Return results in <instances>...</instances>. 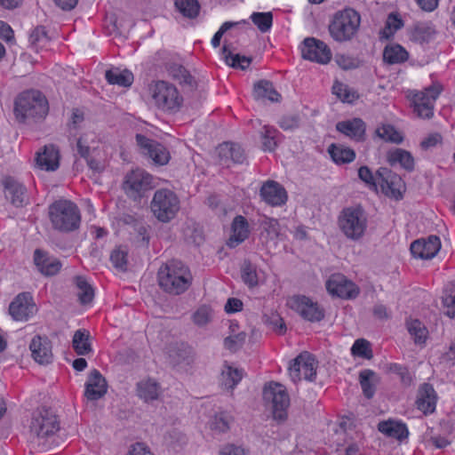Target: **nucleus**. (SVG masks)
I'll return each mask as SVG.
<instances>
[{"instance_id": "49530a36", "label": "nucleus", "mask_w": 455, "mask_h": 455, "mask_svg": "<svg viewBox=\"0 0 455 455\" xmlns=\"http://www.w3.org/2000/svg\"><path fill=\"white\" fill-rule=\"evenodd\" d=\"M213 317V310L207 305L200 306L193 314L192 320L199 327L208 324Z\"/></svg>"}, {"instance_id": "cd10ccee", "label": "nucleus", "mask_w": 455, "mask_h": 455, "mask_svg": "<svg viewBox=\"0 0 455 455\" xmlns=\"http://www.w3.org/2000/svg\"><path fill=\"white\" fill-rule=\"evenodd\" d=\"M59 150L54 145H46L42 152H38L36 162L38 167L47 172H52L59 168L60 165Z\"/></svg>"}, {"instance_id": "603ef678", "label": "nucleus", "mask_w": 455, "mask_h": 455, "mask_svg": "<svg viewBox=\"0 0 455 455\" xmlns=\"http://www.w3.org/2000/svg\"><path fill=\"white\" fill-rule=\"evenodd\" d=\"M351 353L353 355L360 356L365 359H371L372 357V350L369 341L363 339H359L355 341L351 347Z\"/></svg>"}, {"instance_id": "6e6552de", "label": "nucleus", "mask_w": 455, "mask_h": 455, "mask_svg": "<svg viewBox=\"0 0 455 455\" xmlns=\"http://www.w3.org/2000/svg\"><path fill=\"white\" fill-rule=\"evenodd\" d=\"M150 208L159 221L169 222L174 219L180 210V199L171 189H157L154 194Z\"/></svg>"}, {"instance_id": "58836bf2", "label": "nucleus", "mask_w": 455, "mask_h": 455, "mask_svg": "<svg viewBox=\"0 0 455 455\" xmlns=\"http://www.w3.org/2000/svg\"><path fill=\"white\" fill-rule=\"evenodd\" d=\"M78 300L82 305L89 304L94 298V290L84 276H76Z\"/></svg>"}, {"instance_id": "39448f33", "label": "nucleus", "mask_w": 455, "mask_h": 455, "mask_svg": "<svg viewBox=\"0 0 455 455\" xmlns=\"http://www.w3.org/2000/svg\"><path fill=\"white\" fill-rule=\"evenodd\" d=\"M360 24L359 12L347 7L334 13L328 29L334 41L344 43L353 39L359 30Z\"/></svg>"}, {"instance_id": "09e8293b", "label": "nucleus", "mask_w": 455, "mask_h": 455, "mask_svg": "<svg viewBox=\"0 0 455 455\" xmlns=\"http://www.w3.org/2000/svg\"><path fill=\"white\" fill-rule=\"evenodd\" d=\"M408 331L413 337L416 344H423L427 339V331L421 322L419 320H413L408 323Z\"/></svg>"}, {"instance_id": "37998d69", "label": "nucleus", "mask_w": 455, "mask_h": 455, "mask_svg": "<svg viewBox=\"0 0 455 455\" xmlns=\"http://www.w3.org/2000/svg\"><path fill=\"white\" fill-rule=\"evenodd\" d=\"M175 7L186 18L195 19L200 12L198 0H175Z\"/></svg>"}, {"instance_id": "c03bdc74", "label": "nucleus", "mask_w": 455, "mask_h": 455, "mask_svg": "<svg viewBox=\"0 0 455 455\" xmlns=\"http://www.w3.org/2000/svg\"><path fill=\"white\" fill-rule=\"evenodd\" d=\"M251 20L260 32L266 33L269 31L272 27L273 14L271 12H253L251 15Z\"/></svg>"}, {"instance_id": "4468645a", "label": "nucleus", "mask_w": 455, "mask_h": 455, "mask_svg": "<svg viewBox=\"0 0 455 455\" xmlns=\"http://www.w3.org/2000/svg\"><path fill=\"white\" fill-rule=\"evenodd\" d=\"M378 184L382 192L388 197L395 200L403 198L405 191V184L402 178L386 167H380L377 171Z\"/></svg>"}, {"instance_id": "4be33fe9", "label": "nucleus", "mask_w": 455, "mask_h": 455, "mask_svg": "<svg viewBox=\"0 0 455 455\" xmlns=\"http://www.w3.org/2000/svg\"><path fill=\"white\" fill-rule=\"evenodd\" d=\"M29 349L33 359L40 364H48L53 358L52 342L47 337L35 336L30 344Z\"/></svg>"}, {"instance_id": "e2e57ef3", "label": "nucleus", "mask_w": 455, "mask_h": 455, "mask_svg": "<svg viewBox=\"0 0 455 455\" xmlns=\"http://www.w3.org/2000/svg\"><path fill=\"white\" fill-rule=\"evenodd\" d=\"M260 225L268 235L277 237L280 234V224L276 219L265 216Z\"/></svg>"}, {"instance_id": "9b49d317", "label": "nucleus", "mask_w": 455, "mask_h": 455, "mask_svg": "<svg viewBox=\"0 0 455 455\" xmlns=\"http://www.w3.org/2000/svg\"><path fill=\"white\" fill-rule=\"evenodd\" d=\"M317 361L309 352H302L294 358L289 366V374L294 383L306 379L313 381L316 376Z\"/></svg>"}, {"instance_id": "6ab92c4d", "label": "nucleus", "mask_w": 455, "mask_h": 455, "mask_svg": "<svg viewBox=\"0 0 455 455\" xmlns=\"http://www.w3.org/2000/svg\"><path fill=\"white\" fill-rule=\"evenodd\" d=\"M36 311V307L29 292L18 294L9 306V313L15 321H27Z\"/></svg>"}, {"instance_id": "2f4dec72", "label": "nucleus", "mask_w": 455, "mask_h": 455, "mask_svg": "<svg viewBox=\"0 0 455 455\" xmlns=\"http://www.w3.org/2000/svg\"><path fill=\"white\" fill-rule=\"evenodd\" d=\"M160 394L159 383L152 379H143L137 384V395L146 403L157 400Z\"/></svg>"}, {"instance_id": "f8f14e48", "label": "nucleus", "mask_w": 455, "mask_h": 455, "mask_svg": "<svg viewBox=\"0 0 455 455\" xmlns=\"http://www.w3.org/2000/svg\"><path fill=\"white\" fill-rule=\"evenodd\" d=\"M288 305L304 320L311 323L320 322L325 315L324 309L317 302L304 295L292 296Z\"/></svg>"}, {"instance_id": "423d86ee", "label": "nucleus", "mask_w": 455, "mask_h": 455, "mask_svg": "<svg viewBox=\"0 0 455 455\" xmlns=\"http://www.w3.org/2000/svg\"><path fill=\"white\" fill-rule=\"evenodd\" d=\"M338 226L342 234L349 240H361L368 228V216L362 206L344 208L338 217Z\"/></svg>"}, {"instance_id": "a18cd8bd", "label": "nucleus", "mask_w": 455, "mask_h": 455, "mask_svg": "<svg viewBox=\"0 0 455 455\" xmlns=\"http://www.w3.org/2000/svg\"><path fill=\"white\" fill-rule=\"evenodd\" d=\"M50 41L44 27H36L29 35V43L37 52L44 47Z\"/></svg>"}, {"instance_id": "dca6fc26", "label": "nucleus", "mask_w": 455, "mask_h": 455, "mask_svg": "<svg viewBox=\"0 0 455 455\" xmlns=\"http://www.w3.org/2000/svg\"><path fill=\"white\" fill-rule=\"evenodd\" d=\"M326 289L330 294L338 298L352 299L358 296V286L341 274H334L326 282Z\"/></svg>"}, {"instance_id": "bb28decb", "label": "nucleus", "mask_w": 455, "mask_h": 455, "mask_svg": "<svg viewBox=\"0 0 455 455\" xmlns=\"http://www.w3.org/2000/svg\"><path fill=\"white\" fill-rule=\"evenodd\" d=\"M336 129L355 141H363L365 139L366 124L361 118L339 122Z\"/></svg>"}, {"instance_id": "5701e85b", "label": "nucleus", "mask_w": 455, "mask_h": 455, "mask_svg": "<svg viewBox=\"0 0 455 455\" xmlns=\"http://www.w3.org/2000/svg\"><path fill=\"white\" fill-rule=\"evenodd\" d=\"M84 396L87 400L97 401L100 399L108 390V384L100 371L92 370L85 382Z\"/></svg>"}, {"instance_id": "79ce46f5", "label": "nucleus", "mask_w": 455, "mask_h": 455, "mask_svg": "<svg viewBox=\"0 0 455 455\" xmlns=\"http://www.w3.org/2000/svg\"><path fill=\"white\" fill-rule=\"evenodd\" d=\"M281 133L273 126L265 125L261 132L262 148L265 151H274Z\"/></svg>"}, {"instance_id": "13d9d810", "label": "nucleus", "mask_w": 455, "mask_h": 455, "mask_svg": "<svg viewBox=\"0 0 455 455\" xmlns=\"http://www.w3.org/2000/svg\"><path fill=\"white\" fill-rule=\"evenodd\" d=\"M332 92L344 102H353L356 98L355 92H350L348 87L342 83H335L332 86Z\"/></svg>"}, {"instance_id": "b1692460", "label": "nucleus", "mask_w": 455, "mask_h": 455, "mask_svg": "<svg viewBox=\"0 0 455 455\" xmlns=\"http://www.w3.org/2000/svg\"><path fill=\"white\" fill-rule=\"evenodd\" d=\"M436 402L437 395L433 386L429 383L420 385L416 400L417 408L425 415L431 414L435 411Z\"/></svg>"}, {"instance_id": "4c0bfd02", "label": "nucleus", "mask_w": 455, "mask_h": 455, "mask_svg": "<svg viewBox=\"0 0 455 455\" xmlns=\"http://www.w3.org/2000/svg\"><path fill=\"white\" fill-rule=\"evenodd\" d=\"M243 378L242 371L230 365L225 364L221 375V385L227 389H234L235 387L241 381Z\"/></svg>"}, {"instance_id": "412c9836", "label": "nucleus", "mask_w": 455, "mask_h": 455, "mask_svg": "<svg viewBox=\"0 0 455 455\" xmlns=\"http://www.w3.org/2000/svg\"><path fill=\"white\" fill-rule=\"evenodd\" d=\"M441 248L440 238L429 235L427 239H419L411 244V253L416 259H430L434 258Z\"/></svg>"}, {"instance_id": "ddd939ff", "label": "nucleus", "mask_w": 455, "mask_h": 455, "mask_svg": "<svg viewBox=\"0 0 455 455\" xmlns=\"http://www.w3.org/2000/svg\"><path fill=\"white\" fill-rule=\"evenodd\" d=\"M442 90V85L435 84L425 88L424 91L416 92L412 97L414 112L423 118L432 117L435 100L439 97Z\"/></svg>"}, {"instance_id": "7c9ffc66", "label": "nucleus", "mask_w": 455, "mask_h": 455, "mask_svg": "<svg viewBox=\"0 0 455 455\" xmlns=\"http://www.w3.org/2000/svg\"><path fill=\"white\" fill-rule=\"evenodd\" d=\"M435 34V28L431 21H419L413 25L411 38L414 42L424 44L434 39Z\"/></svg>"}, {"instance_id": "8fccbe9b", "label": "nucleus", "mask_w": 455, "mask_h": 455, "mask_svg": "<svg viewBox=\"0 0 455 455\" xmlns=\"http://www.w3.org/2000/svg\"><path fill=\"white\" fill-rule=\"evenodd\" d=\"M387 370L388 372L399 376L403 385L410 386L412 383V376L406 366L392 363L387 365Z\"/></svg>"}, {"instance_id": "c9c22d12", "label": "nucleus", "mask_w": 455, "mask_h": 455, "mask_svg": "<svg viewBox=\"0 0 455 455\" xmlns=\"http://www.w3.org/2000/svg\"><path fill=\"white\" fill-rule=\"evenodd\" d=\"M328 152L333 162L337 164H349L355 158V152L342 145L331 144L328 148Z\"/></svg>"}, {"instance_id": "de8ad7c7", "label": "nucleus", "mask_w": 455, "mask_h": 455, "mask_svg": "<svg viewBox=\"0 0 455 455\" xmlns=\"http://www.w3.org/2000/svg\"><path fill=\"white\" fill-rule=\"evenodd\" d=\"M377 135L385 141L399 144L403 140L400 133L390 124L382 125L376 130Z\"/></svg>"}, {"instance_id": "052dcab7", "label": "nucleus", "mask_w": 455, "mask_h": 455, "mask_svg": "<svg viewBox=\"0 0 455 455\" xmlns=\"http://www.w3.org/2000/svg\"><path fill=\"white\" fill-rule=\"evenodd\" d=\"M265 323L271 326L273 331L283 334L286 331V326L283 319L277 313H271L270 315H265Z\"/></svg>"}, {"instance_id": "9d476101", "label": "nucleus", "mask_w": 455, "mask_h": 455, "mask_svg": "<svg viewBox=\"0 0 455 455\" xmlns=\"http://www.w3.org/2000/svg\"><path fill=\"white\" fill-rule=\"evenodd\" d=\"M152 98L158 108L169 113L178 112L183 102L177 88L164 81L156 83Z\"/></svg>"}, {"instance_id": "f3484780", "label": "nucleus", "mask_w": 455, "mask_h": 455, "mask_svg": "<svg viewBox=\"0 0 455 455\" xmlns=\"http://www.w3.org/2000/svg\"><path fill=\"white\" fill-rule=\"evenodd\" d=\"M303 59L320 64H327L331 59V52L327 44L315 37L305 38L301 46Z\"/></svg>"}, {"instance_id": "0eeeda50", "label": "nucleus", "mask_w": 455, "mask_h": 455, "mask_svg": "<svg viewBox=\"0 0 455 455\" xmlns=\"http://www.w3.org/2000/svg\"><path fill=\"white\" fill-rule=\"evenodd\" d=\"M156 187L154 176L140 168L128 172L122 182L124 193L135 203H140L141 199L148 197V194Z\"/></svg>"}, {"instance_id": "ea45409f", "label": "nucleus", "mask_w": 455, "mask_h": 455, "mask_svg": "<svg viewBox=\"0 0 455 455\" xmlns=\"http://www.w3.org/2000/svg\"><path fill=\"white\" fill-rule=\"evenodd\" d=\"M374 377L375 372L369 369L363 370L359 373L360 385L363 395L367 399L372 398L376 391V387L373 381Z\"/></svg>"}, {"instance_id": "2eb2a0df", "label": "nucleus", "mask_w": 455, "mask_h": 455, "mask_svg": "<svg viewBox=\"0 0 455 455\" xmlns=\"http://www.w3.org/2000/svg\"><path fill=\"white\" fill-rule=\"evenodd\" d=\"M135 139L141 154L149 157L155 164L165 165L169 163L170 152L163 144L142 134H136Z\"/></svg>"}, {"instance_id": "1a4fd4ad", "label": "nucleus", "mask_w": 455, "mask_h": 455, "mask_svg": "<svg viewBox=\"0 0 455 455\" xmlns=\"http://www.w3.org/2000/svg\"><path fill=\"white\" fill-rule=\"evenodd\" d=\"M263 396L272 404L273 419L278 423L287 419V409L290 406V396L286 387L277 382H270L263 390Z\"/></svg>"}, {"instance_id": "f257e3e1", "label": "nucleus", "mask_w": 455, "mask_h": 455, "mask_svg": "<svg viewBox=\"0 0 455 455\" xmlns=\"http://www.w3.org/2000/svg\"><path fill=\"white\" fill-rule=\"evenodd\" d=\"M49 112L46 97L38 90L19 93L13 103V115L19 124H28L44 120Z\"/></svg>"}, {"instance_id": "680f3d73", "label": "nucleus", "mask_w": 455, "mask_h": 455, "mask_svg": "<svg viewBox=\"0 0 455 455\" xmlns=\"http://www.w3.org/2000/svg\"><path fill=\"white\" fill-rule=\"evenodd\" d=\"M232 142H224L217 148V153L220 159V164L222 165L229 166L232 157Z\"/></svg>"}, {"instance_id": "bf43d9fd", "label": "nucleus", "mask_w": 455, "mask_h": 455, "mask_svg": "<svg viewBox=\"0 0 455 455\" xmlns=\"http://www.w3.org/2000/svg\"><path fill=\"white\" fill-rule=\"evenodd\" d=\"M242 279L249 287H254L258 284L256 268L251 263L244 264L242 267Z\"/></svg>"}, {"instance_id": "c756f323", "label": "nucleus", "mask_w": 455, "mask_h": 455, "mask_svg": "<svg viewBox=\"0 0 455 455\" xmlns=\"http://www.w3.org/2000/svg\"><path fill=\"white\" fill-rule=\"evenodd\" d=\"M383 61L388 65L403 64L409 60L407 50L399 44H388L383 50Z\"/></svg>"}, {"instance_id": "72a5a7b5", "label": "nucleus", "mask_w": 455, "mask_h": 455, "mask_svg": "<svg viewBox=\"0 0 455 455\" xmlns=\"http://www.w3.org/2000/svg\"><path fill=\"white\" fill-rule=\"evenodd\" d=\"M387 161L391 165L400 164L401 167L408 172H411L414 169L413 156L409 151L403 148H395L388 152Z\"/></svg>"}, {"instance_id": "338daca9", "label": "nucleus", "mask_w": 455, "mask_h": 455, "mask_svg": "<svg viewBox=\"0 0 455 455\" xmlns=\"http://www.w3.org/2000/svg\"><path fill=\"white\" fill-rule=\"evenodd\" d=\"M127 455H154L150 449L143 443H136L131 446Z\"/></svg>"}, {"instance_id": "393cba45", "label": "nucleus", "mask_w": 455, "mask_h": 455, "mask_svg": "<svg viewBox=\"0 0 455 455\" xmlns=\"http://www.w3.org/2000/svg\"><path fill=\"white\" fill-rule=\"evenodd\" d=\"M33 259L38 271L45 276L58 274L62 267L58 259L49 257L45 251L40 249L35 250Z\"/></svg>"}, {"instance_id": "473e14b6", "label": "nucleus", "mask_w": 455, "mask_h": 455, "mask_svg": "<svg viewBox=\"0 0 455 455\" xmlns=\"http://www.w3.org/2000/svg\"><path fill=\"white\" fill-rule=\"evenodd\" d=\"M253 96L258 100H268L272 102L278 101L280 98L273 84L267 80H261L254 84Z\"/></svg>"}, {"instance_id": "6e6d98bb", "label": "nucleus", "mask_w": 455, "mask_h": 455, "mask_svg": "<svg viewBox=\"0 0 455 455\" xmlns=\"http://www.w3.org/2000/svg\"><path fill=\"white\" fill-rule=\"evenodd\" d=\"M299 124L300 117L297 114L284 115L278 121V125L283 131H294L299 127Z\"/></svg>"}, {"instance_id": "5fc2aeb1", "label": "nucleus", "mask_w": 455, "mask_h": 455, "mask_svg": "<svg viewBox=\"0 0 455 455\" xmlns=\"http://www.w3.org/2000/svg\"><path fill=\"white\" fill-rule=\"evenodd\" d=\"M226 61L235 68L244 70L250 66L251 59L240 54H233L229 52L228 54L226 55Z\"/></svg>"}, {"instance_id": "3c124183", "label": "nucleus", "mask_w": 455, "mask_h": 455, "mask_svg": "<svg viewBox=\"0 0 455 455\" xmlns=\"http://www.w3.org/2000/svg\"><path fill=\"white\" fill-rule=\"evenodd\" d=\"M231 417L226 412L214 415L211 420V428L220 433L227 432L230 427Z\"/></svg>"}, {"instance_id": "0e129e2a", "label": "nucleus", "mask_w": 455, "mask_h": 455, "mask_svg": "<svg viewBox=\"0 0 455 455\" xmlns=\"http://www.w3.org/2000/svg\"><path fill=\"white\" fill-rule=\"evenodd\" d=\"M110 260L115 267L124 270L127 265V252L120 248L115 249L111 252Z\"/></svg>"}, {"instance_id": "aec40b11", "label": "nucleus", "mask_w": 455, "mask_h": 455, "mask_svg": "<svg viewBox=\"0 0 455 455\" xmlns=\"http://www.w3.org/2000/svg\"><path fill=\"white\" fill-rule=\"evenodd\" d=\"M261 199L271 206H282L287 202L285 188L275 180H267L263 183L259 190Z\"/></svg>"}, {"instance_id": "a211bd4d", "label": "nucleus", "mask_w": 455, "mask_h": 455, "mask_svg": "<svg viewBox=\"0 0 455 455\" xmlns=\"http://www.w3.org/2000/svg\"><path fill=\"white\" fill-rule=\"evenodd\" d=\"M1 184L5 198L15 207H23L29 203L27 188L12 176L3 178Z\"/></svg>"}, {"instance_id": "4d7b16f0", "label": "nucleus", "mask_w": 455, "mask_h": 455, "mask_svg": "<svg viewBox=\"0 0 455 455\" xmlns=\"http://www.w3.org/2000/svg\"><path fill=\"white\" fill-rule=\"evenodd\" d=\"M246 333L244 331L238 332L234 335H229L224 339V346L230 351H236L245 342Z\"/></svg>"}, {"instance_id": "f704fd0d", "label": "nucleus", "mask_w": 455, "mask_h": 455, "mask_svg": "<svg viewBox=\"0 0 455 455\" xmlns=\"http://www.w3.org/2000/svg\"><path fill=\"white\" fill-rule=\"evenodd\" d=\"M105 78L110 84L129 87L133 83V74L127 70L114 68L106 71Z\"/></svg>"}, {"instance_id": "864d4df0", "label": "nucleus", "mask_w": 455, "mask_h": 455, "mask_svg": "<svg viewBox=\"0 0 455 455\" xmlns=\"http://www.w3.org/2000/svg\"><path fill=\"white\" fill-rule=\"evenodd\" d=\"M358 177L363 181L369 188L374 191L378 188V178L377 174L374 176L368 166H361L358 170Z\"/></svg>"}, {"instance_id": "a878e982", "label": "nucleus", "mask_w": 455, "mask_h": 455, "mask_svg": "<svg viewBox=\"0 0 455 455\" xmlns=\"http://www.w3.org/2000/svg\"><path fill=\"white\" fill-rule=\"evenodd\" d=\"M231 232L227 244L230 248H235L244 242L251 234V228L248 220L243 215H237L233 219L231 224Z\"/></svg>"}, {"instance_id": "20e7f679", "label": "nucleus", "mask_w": 455, "mask_h": 455, "mask_svg": "<svg viewBox=\"0 0 455 455\" xmlns=\"http://www.w3.org/2000/svg\"><path fill=\"white\" fill-rule=\"evenodd\" d=\"M29 428L30 443L41 451L46 448V439L59 431L60 422L52 410L40 408L33 413Z\"/></svg>"}, {"instance_id": "774afa93", "label": "nucleus", "mask_w": 455, "mask_h": 455, "mask_svg": "<svg viewBox=\"0 0 455 455\" xmlns=\"http://www.w3.org/2000/svg\"><path fill=\"white\" fill-rule=\"evenodd\" d=\"M220 455H248V454L245 451V450L241 446H236L234 444H228L220 450Z\"/></svg>"}, {"instance_id": "e433bc0d", "label": "nucleus", "mask_w": 455, "mask_h": 455, "mask_svg": "<svg viewBox=\"0 0 455 455\" xmlns=\"http://www.w3.org/2000/svg\"><path fill=\"white\" fill-rule=\"evenodd\" d=\"M90 333L85 329H79L75 331L72 340V347L79 355H86L92 352V346L89 342Z\"/></svg>"}, {"instance_id": "c85d7f7f", "label": "nucleus", "mask_w": 455, "mask_h": 455, "mask_svg": "<svg viewBox=\"0 0 455 455\" xmlns=\"http://www.w3.org/2000/svg\"><path fill=\"white\" fill-rule=\"evenodd\" d=\"M378 430L389 438H394L399 442L408 438L409 430L405 423L398 420H383L378 424Z\"/></svg>"}, {"instance_id": "69168bd1", "label": "nucleus", "mask_w": 455, "mask_h": 455, "mask_svg": "<svg viewBox=\"0 0 455 455\" xmlns=\"http://www.w3.org/2000/svg\"><path fill=\"white\" fill-rule=\"evenodd\" d=\"M238 23L237 22H232V21H226L224 22L220 29L214 34L212 39V44L213 47H218L220 44V40L222 36L230 28L235 27Z\"/></svg>"}, {"instance_id": "a19ab883", "label": "nucleus", "mask_w": 455, "mask_h": 455, "mask_svg": "<svg viewBox=\"0 0 455 455\" xmlns=\"http://www.w3.org/2000/svg\"><path fill=\"white\" fill-rule=\"evenodd\" d=\"M444 314L451 318L455 317V283L445 286L442 296Z\"/></svg>"}, {"instance_id": "f03ea898", "label": "nucleus", "mask_w": 455, "mask_h": 455, "mask_svg": "<svg viewBox=\"0 0 455 455\" xmlns=\"http://www.w3.org/2000/svg\"><path fill=\"white\" fill-rule=\"evenodd\" d=\"M159 286L167 293L180 295L192 284L193 276L188 266L178 259L162 265L157 273Z\"/></svg>"}, {"instance_id": "7ed1b4c3", "label": "nucleus", "mask_w": 455, "mask_h": 455, "mask_svg": "<svg viewBox=\"0 0 455 455\" xmlns=\"http://www.w3.org/2000/svg\"><path fill=\"white\" fill-rule=\"evenodd\" d=\"M48 216L53 229L61 233L77 230L81 225V212L78 206L68 199H59L48 207Z\"/></svg>"}]
</instances>
